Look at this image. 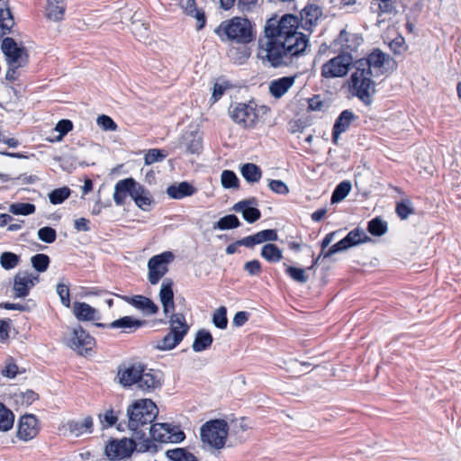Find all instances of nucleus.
Instances as JSON below:
<instances>
[{
    "instance_id": "nucleus-5",
    "label": "nucleus",
    "mask_w": 461,
    "mask_h": 461,
    "mask_svg": "<svg viewBox=\"0 0 461 461\" xmlns=\"http://www.w3.org/2000/svg\"><path fill=\"white\" fill-rule=\"evenodd\" d=\"M133 439L123 438L122 439H113L105 447V454L111 460H122L129 457L136 449L138 452H157V446L149 438Z\"/></svg>"
},
{
    "instance_id": "nucleus-42",
    "label": "nucleus",
    "mask_w": 461,
    "mask_h": 461,
    "mask_svg": "<svg viewBox=\"0 0 461 461\" xmlns=\"http://www.w3.org/2000/svg\"><path fill=\"white\" fill-rule=\"evenodd\" d=\"M240 225V221L238 217L234 214H229L221 217L217 222L213 224V230H230L238 228Z\"/></svg>"
},
{
    "instance_id": "nucleus-58",
    "label": "nucleus",
    "mask_w": 461,
    "mask_h": 461,
    "mask_svg": "<svg viewBox=\"0 0 461 461\" xmlns=\"http://www.w3.org/2000/svg\"><path fill=\"white\" fill-rule=\"evenodd\" d=\"M57 294H59L61 303L64 306L69 307L70 306V298H69V289L68 286L65 284H58L57 287Z\"/></svg>"
},
{
    "instance_id": "nucleus-2",
    "label": "nucleus",
    "mask_w": 461,
    "mask_h": 461,
    "mask_svg": "<svg viewBox=\"0 0 461 461\" xmlns=\"http://www.w3.org/2000/svg\"><path fill=\"white\" fill-rule=\"evenodd\" d=\"M388 62L389 56L387 54L380 50H375L366 58L360 59L354 63L355 71L350 77V88L354 95L365 104H371L375 93V84L372 79L373 69L382 73Z\"/></svg>"
},
{
    "instance_id": "nucleus-55",
    "label": "nucleus",
    "mask_w": 461,
    "mask_h": 461,
    "mask_svg": "<svg viewBox=\"0 0 461 461\" xmlns=\"http://www.w3.org/2000/svg\"><path fill=\"white\" fill-rule=\"evenodd\" d=\"M396 212L402 220H405L414 213V209L411 202H400L396 205Z\"/></svg>"
},
{
    "instance_id": "nucleus-1",
    "label": "nucleus",
    "mask_w": 461,
    "mask_h": 461,
    "mask_svg": "<svg viewBox=\"0 0 461 461\" xmlns=\"http://www.w3.org/2000/svg\"><path fill=\"white\" fill-rule=\"evenodd\" d=\"M299 18L293 14L269 18L264 27V36L258 41V57L270 67L288 66L294 58L303 55L309 40L299 32Z\"/></svg>"
},
{
    "instance_id": "nucleus-52",
    "label": "nucleus",
    "mask_w": 461,
    "mask_h": 461,
    "mask_svg": "<svg viewBox=\"0 0 461 461\" xmlns=\"http://www.w3.org/2000/svg\"><path fill=\"white\" fill-rule=\"evenodd\" d=\"M212 322L219 329H225L228 324L227 310L224 306L219 307L212 315Z\"/></svg>"
},
{
    "instance_id": "nucleus-59",
    "label": "nucleus",
    "mask_w": 461,
    "mask_h": 461,
    "mask_svg": "<svg viewBox=\"0 0 461 461\" xmlns=\"http://www.w3.org/2000/svg\"><path fill=\"white\" fill-rule=\"evenodd\" d=\"M270 190L278 194H287L289 188L282 180H270L268 183Z\"/></svg>"
},
{
    "instance_id": "nucleus-24",
    "label": "nucleus",
    "mask_w": 461,
    "mask_h": 461,
    "mask_svg": "<svg viewBox=\"0 0 461 461\" xmlns=\"http://www.w3.org/2000/svg\"><path fill=\"white\" fill-rule=\"evenodd\" d=\"M171 280H164L159 291V299L163 305V311L166 315L175 310L174 293Z\"/></svg>"
},
{
    "instance_id": "nucleus-38",
    "label": "nucleus",
    "mask_w": 461,
    "mask_h": 461,
    "mask_svg": "<svg viewBox=\"0 0 461 461\" xmlns=\"http://www.w3.org/2000/svg\"><path fill=\"white\" fill-rule=\"evenodd\" d=\"M181 341L179 336H174L168 332L162 339L153 341V347L156 349L167 351L175 348Z\"/></svg>"
},
{
    "instance_id": "nucleus-43",
    "label": "nucleus",
    "mask_w": 461,
    "mask_h": 461,
    "mask_svg": "<svg viewBox=\"0 0 461 461\" xmlns=\"http://www.w3.org/2000/svg\"><path fill=\"white\" fill-rule=\"evenodd\" d=\"M36 207L30 203H14L9 206V212L14 215H30L35 212Z\"/></svg>"
},
{
    "instance_id": "nucleus-60",
    "label": "nucleus",
    "mask_w": 461,
    "mask_h": 461,
    "mask_svg": "<svg viewBox=\"0 0 461 461\" xmlns=\"http://www.w3.org/2000/svg\"><path fill=\"white\" fill-rule=\"evenodd\" d=\"M99 419L104 427H112L117 421V416L113 410H108L104 414H100Z\"/></svg>"
},
{
    "instance_id": "nucleus-63",
    "label": "nucleus",
    "mask_w": 461,
    "mask_h": 461,
    "mask_svg": "<svg viewBox=\"0 0 461 461\" xmlns=\"http://www.w3.org/2000/svg\"><path fill=\"white\" fill-rule=\"evenodd\" d=\"M379 10L384 14H392L395 11V0H376Z\"/></svg>"
},
{
    "instance_id": "nucleus-64",
    "label": "nucleus",
    "mask_w": 461,
    "mask_h": 461,
    "mask_svg": "<svg viewBox=\"0 0 461 461\" xmlns=\"http://www.w3.org/2000/svg\"><path fill=\"white\" fill-rule=\"evenodd\" d=\"M18 373V366L13 363L9 362L5 365V368L2 370V375L8 378H14Z\"/></svg>"
},
{
    "instance_id": "nucleus-45",
    "label": "nucleus",
    "mask_w": 461,
    "mask_h": 461,
    "mask_svg": "<svg viewBox=\"0 0 461 461\" xmlns=\"http://www.w3.org/2000/svg\"><path fill=\"white\" fill-rule=\"evenodd\" d=\"M73 129V123L71 121L63 119L60 120L57 124L56 127L53 129L54 132H58L59 134L52 139H50V141H60L63 137L71 130Z\"/></svg>"
},
{
    "instance_id": "nucleus-9",
    "label": "nucleus",
    "mask_w": 461,
    "mask_h": 461,
    "mask_svg": "<svg viewBox=\"0 0 461 461\" xmlns=\"http://www.w3.org/2000/svg\"><path fill=\"white\" fill-rule=\"evenodd\" d=\"M149 439L154 445V442L159 443H179L185 438V433L178 426H173L168 423H155L149 428Z\"/></svg>"
},
{
    "instance_id": "nucleus-22",
    "label": "nucleus",
    "mask_w": 461,
    "mask_h": 461,
    "mask_svg": "<svg viewBox=\"0 0 461 461\" xmlns=\"http://www.w3.org/2000/svg\"><path fill=\"white\" fill-rule=\"evenodd\" d=\"M257 204L255 198L240 201L234 204L233 210L242 213L243 218L249 223L257 221L261 217L260 211L251 205Z\"/></svg>"
},
{
    "instance_id": "nucleus-51",
    "label": "nucleus",
    "mask_w": 461,
    "mask_h": 461,
    "mask_svg": "<svg viewBox=\"0 0 461 461\" xmlns=\"http://www.w3.org/2000/svg\"><path fill=\"white\" fill-rule=\"evenodd\" d=\"M34 269L38 272H45L50 265V258L45 254H37L31 258Z\"/></svg>"
},
{
    "instance_id": "nucleus-12",
    "label": "nucleus",
    "mask_w": 461,
    "mask_h": 461,
    "mask_svg": "<svg viewBox=\"0 0 461 461\" xmlns=\"http://www.w3.org/2000/svg\"><path fill=\"white\" fill-rule=\"evenodd\" d=\"M363 39L357 33H351L343 29L339 36L330 43V50L333 53L341 55H352L362 44Z\"/></svg>"
},
{
    "instance_id": "nucleus-61",
    "label": "nucleus",
    "mask_w": 461,
    "mask_h": 461,
    "mask_svg": "<svg viewBox=\"0 0 461 461\" xmlns=\"http://www.w3.org/2000/svg\"><path fill=\"white\" fill-rule=\"evenodd\" d=\"M258 0H237V8L241 13L251 12L257 5Z\"/></svg>"
},
{
    "instance_id": "nucleus-26",
    "label": "nucleus",
    "mask_w": 461,
    "mask_h": 461,
    "mask_svg": "<svg viewBox=\"0 0 461 461\" xmlns=\"http://www.w3.org/2000/svg\"><path fill=\"white\" fill-rule=\"evenodd\" d=\"M144 321H140L134 319L131 316H124L118 320L113 321L109 325H107L111 329H122L124 330H129L130 331H133L144 325ZM97 327H105L106 325L104 323H95Z\"/></svg>"
},
{
    "instance_id": "nucleus-40",
    "label": "nucleus",
    "mask_w": 461,
    "mask_h": 461,
    "mask_svg": "<svg viewBox=\"0 0 461 461\" xmlns=\"http://www.w3.org/2000/svg\"><path fill=\"white\" fill-rule=\"evenodd\" d=\"M14 422V413L0 402V431L10 430Z\"/></svg>"
},
{
    "instance_id": "nucleus-25",
    "label": "nucleus",
    "mask_w": 461,
    "mask_h": 461,
    "mask_svg": "<svg viewBox=\"0 0 461 461\" xmlns=\"http://www.w3.org/2000/svg\"><path fill=\"white\" fill-rule=\"evenodd\" d=\"M73 313L81 321L100 319L98 311L86 303L76 302L73 305Z\"/></svg>"
},
{
    "instance_id": "nucleus-46",
    "label": "nucleus",
    "mask_w": 461,
    "mask_h": 461,
    "mask_svg": "<svg viewBox=\"0 0 461 461\" xmlns=\"http://www.w3.org/2000/svg\"><path fill=\"white\" fill-rule=\"evenodd\" d=\"M70 194L71 190L68 187L64 186L51 191L49 194V199L52 204H59L68 199Z\"/></svg>"
},
{
    "instance_id": "nucleus-53",
    "label": "nucleus",
    "mask_w": 461,
    "mask_h": 461,
    "mask_svg": "<svg viewBox=\"0 0 461 461\" xmlns=\"http://www.w3.org/2000/svg\"><path fill=\"white\" fill-rule=\"evenodd\" d=\"M96 123L104 131H115L117 130V124L114 121L105 114L99 115Z\"/></svg>"
},
{
    "instance_id": "nucleus-13",
    "label": "nucleus",
    "mask_w": 461,
    "mask_h": 461,
    "mask_svg": "<svg viewBox=\"0 0 461 461\" xmlns=\"http://www.w3.org/2000/svg\"><path fill=\"white\" fill-rule=\"evenodd\" d=\"M353 65L352 55L338 54L321 67V76L325 78L343 77Z\"/></svg>"
},
{
    "instance_id": "nucleus-29",
    "label": "nucleus",
    "mask_w": 461,
    "mask_h": 461,
    "mask_svg": "<svg viewBox=\"0 0 461 461\" xmlns=\"http://www.w3.org/2000/svg\"><path fill=\"white\" fill-rule=\"evenodd\" d=\"M131 32L140 41H146L149 37V25L141 19V14L135 12L131 16Z\"/></svg>"
},
{
    "instance_id": "nucleus-15",
    "label": "nucleus",
    "mask_w": 461,
    "mask_h": 461,
    "mask_svg": "<svg viewBox=\"0 0 461 461\" xmlns=\"http://www.w3.org/2000/svg\"><path fill=\"white\" fill-rule=\"evenodd\" d=\"M38 282V276L27 271H19L14 277L13 297H26Z\"/></svg>"
},
{
    "instance_id": "nucleus-20",
    "label": "nucleus",
    "mask_w": 461,
    "mask_h": 461,
    "mask_svg": "<svg viewBox=\"0 0 461 461\" xmlns=\"http://www.w3.org/2000/svg\"><path fill=\"white\" fill-rule=\"evenodd\" d=\"M131 197L136 205L143 211H149L153 203V198L149 191L133 179Z\"/></svg>"
},
{
    "instance_id": "nucleus-39",
    "label": "nucleus",
    "mask_w": 461,
    "mask_h": 461,
    "mask_svg": "<svg viewBox=\"0 0 461 461\" xmlns=\"http://www.w3.org/2000/svg\"><path fill=\"white\" fill-rule=\"evenodd\" d=\"M260 255L269 263H276L283 258L282 249L273 243L264 245L261 249Z\"/></svg>"
},
{
    "instance_id": "nucleus-10",
    "label": "nucleus",
    "mask_w": 461,
    "mask_h": 461,
    "mask_svg": "<svg viewBox=\"0 0 461 461\" xmlns=\"http://www.w3.org/2000/svg\"><path fill=\"white\" fill-rule=\"evenodd\" d=\"M1 49L8 66L23 68L28 63V53L24 46L18 44L13 38L3 40Z\"/></svg>"
},
{
    "instance_id": "nucleus-36",
    "label": "nucleus",
    "mask_w": 461,
    "mask_h": 461,
    "mask_svg": "<svg viewBox=\"0 0 461 461\" xmlns=\"http://www.w3.org/2000/svg\"><path fill=\"white\" fill-rule=\"evenodd\" d=\"M212 336L206 330H199L192 345V348L194 352H201L209 348L212 343Z\"/></svg>"
},
{
    "instance_id": "nucleus-34",
    "label": "nucleus",
    "mask_w": 461,
    "mask_h": 461,
    "mask_svg": "<svg viewBox=\"0 0 461 461\" xmlns=\"http://www.w3.org/2000/svg\"><path fill=\"white\" fill-rule=\"evenodd\" d=\"M180 7L186 13L197 20V29L201 30L205 24V16L203 12L198 10L194 0H179Z\"/></svg>"
},
{
    "instance_id": "nucleus-54",
    "label": "nucleus",
    "mask_w": 461,
    "mask_h": 461,
    "mask_svg": "<svg viewBox=\"0 0 461 461\" xmlns=\"http://www.w3.org/2000/svg\"><path fill=\"white\" fill-rule=\"evenodd\" d=\"M38 238L46 243H53L56 240V230L51 227H42L38 230Z\"/></svg>"
},
{
    "instance_id": "nucleus-19",
    "label": "nucleus",
    "mask_w": 461,
    "mask_h": 461,
    "mask_svg": "<svg viewBox=\"0 0 461 461\" xmlns=\"http://www.w3.org/2000/svg\"><path fill=\"white\" fill-rule=\"evenodd\" d=\"M297 76L283 77L269 82V94L276 99L283 97L294 85Z\"/></svg>"
},
{
    "instance_id": "nucleus-32",
    "label": "nucleus",
    "mask_w": 461,
    "mask_h": 461,
    "mask_svg": "<svg viewBox=\"0 0 461 461\" xmlns=\"http://www.w3.org/2000/svg\"><path fill=\"white\" fill-rule=\"evenodd\" d=\"M169 333L179 336L183 340L189 330L185 317L182 313H173L169 320Z\"/></svg>"
},
{
    "instance_id": "nucleus-49",
    "label": "nucleus",
    "mask_w": 461,
    "mask_h": 461,
    "mask_svg": "<svg viewBox=\"0 0 461 461\" xmlns=\"http://www.w3.org/2000/svg\"><path fill=\"white\" fill-rule=\"evenodd\" d=\"M367 230L374 236H382L387 231V223L380 218H375L368 222Z\"/></svg>"
},
{
    "instance_id": "nucleus-4",
    "label": "nucleus",
    "mask_w": 461,
    "mask_h": 461,
    "mask_svg": "<svg viewBox=\"0 0 461 461\" xmlns=\"http://www.w3.org/2000/svg\"><path fill=\"white\" fill-rule=\"evenodd\" d=\"M158 409L149 399H140L127 408L128 427L136 439L146 438V429L158 416Z\"/></svg>"
},
{
    "instance_id": "nucleus-27",
    "label": "nucleus",
    "mask_w": 461,
    "mask_h": 461,
    "mask_svg": "<svg viewBox=\"0 0 461 461\" xmlns=\"http://www.w3.org/2000/svg\"><path fill=\"white\" fill-rule=\"evenodd\" d=\"M322 12L320 7L316 5H307L301 12V25L305 30L317 24L319 18L321 16Z\"/></svg>"
},
{
    "instance_id": "nucleus-23",
    "label": "nucleus",
    "mask_w": 461,
    "mask_h": 461,
    "mask_svg": "<svg viewBox=\"0 0 461 461\" xmlns=\"http://www.w3.org/2000/svg\"><path fill=\"white\" fill-rule=\"evenodd\" d=\"M356 115L349 110H344L335 121L332 130V142L338 144L339 136L345 132L356 119Z\"/></svg>"
},
{
    "instance_id": "nucleus-57",
    "label": "nucleus",
    "mask_w": 461,
    "mask_h": 461,
    "mask_svg": "<svg viewBox=\"0 0 461 461\" xmlns=\"http://www.w3.org/2000/svg\"><path fill=\"white\" fill-rule=\"evenodd\" d=\"M166 154L162 150L158 149H149L145 155V164L151 165L153 163L162 161L166 158Z\"/></svg>"
},
{
    "instance_id": "nucleus-47",
    "label": "nucleus",
    "mask_w": 461,
    "mask_h": 461,
    "mask_svg": "<svg viewBox=\"0 0 461 461\" xmlns=\"http://www.w3.org/2000/svg\"><path fill=\"white\" fill-rule=\"evenodd\" d=\"M20 257L12 252H3L0 256V264L4 269L10 270L18 266Z\"/></svg>"
},
{
    "instance_id": "nucleus-17",
    "label": "nucleus",
    "mask_w": 461,
    "mask_h": 461,
    "mask_svg": "<svg viewBox=\"0 0 461 461\" xmlns=\"http://www.w3.org/2000/svg\"><path fill=\"white\" fill-rule=\"evenodd\" d=\"M94 345V338L81 327L74 329L72 338L68 342V346L73 350H76L79 355H83L91 350Z\"/></svg>"
},
{
    "instance_id": "nucleus-6",
    "label": "nucleus",
    "mask_w": 461,
    "mask_h": 461,
    "mask_svg": "<svg viewBox=\"0 0 461 461\" xmlns=\"http://www.w3.org/2000/svg\"><path fill=\"white\" fill-rule=\"evenodd\" d=\"M215 32L220 37L226 36L237 43L246 44L254 39L251 23L247 18L234 17L222 22Z\"/></svg>"
},
{
    "instance_id": "nucleus-62",
    "label": "nucleus",
    "mask_w": 461,
    "mask_h": 461,
    "mask_svg": "<svg viewBox=\"0 0 461 461\" xmlns=\"http://www.w3.org/2000/svg\"><path fill=\"white\" fill-rule=\"evenodd\" d=\"M244 269L250 275V276H258L261 272V264L258 260L254 259L251 261H248L244 265Z\"/></svg>"
},
{
    "instance_id": "nucleus-56",
    "label": "nucleus",
    "mask_w": 461,
    "mask_h": 461,
    "mask_svg": "<svg viewBox=\"0 0 461 461\" xmlns=\"http://www.w3.org/2000/svg\"><path fill=\"white\" fill-rule=\"evenodd\" d=\"M256 242L260 244L265 241H276L277 240V234L275 230H264L254 234Z\"/></svg>"
},
{
    "instance_id": "nucleus-41",
    "label": "nucleus",
    "mask_w": 461,
    "mask_h": 461,
    "mask_svg": "<svg viewBox=\"0 0 461 461\" xmlns=\"http://www.w3.org/2000/svg\"><path fill=\"white\" fill-rule=\"evenodd\" d=\"M167 456L172 461H198L197 458L185 448H174L166 452Z\"/></svg>"
},
{
    "instance_id": "nucleus-8",
    "label": "nucleus",
    "mask_w": 461,
    "mask_h": 461,
    "mask_svg": "<svg viewBox=\"0 0 461 461\" xmlns=\"http://www.w3.org/2000/svg\"><path fill=\"white\" fill-rule=\"evenodd\" d=\"M228 423L224 420H213L201 427V439L209 447L221 449L228 436Z\"/></svg>"
},
{
    "instance_id": "nucleus-7",
    "label": "nucleus",
    "mask_w": 461,
    "mask_h": 461,
    "mask_svg": "<svg viewBox=\"0 0 461 461\" xmlns=\"http://www.w3.org/2000/svg\"><path fill=\"white\" fill-rule=\"evenodd\" d=\"M268 112L267 106H258L254 103H240L229 110L231 119L244 128H254Z\"/></svg>"
},
{
    "instance_id": "nucleus-28",
    "label": "nucleus",
    "mask_w": 461,
    "mask_h": 461,
    "mask_svg": "<svg viewBox=\"0 0 461 461\" xmlns=\"http://www.w3.org/2000/svg\"><path fill=\"white\" fill-rule=\"evenodd\" d=\"M93 425L94 422L91 416H86L82 420H72L67 423L68 431L76 437H79L85 433H92Z\"/></svg>"
},
{
    "instance_id": "nucleus-31",
    "label": "nucleus",
    "mask_w": 461,
    "mask_h": 461,
    "mask_svg": "<svg viewBox=\"0 0 461 461\" xmlns=\"http://www.w3.org/2000/svg\"><path fill=\"white\" fill-rule=\"evenodd\" d=\"M196 193V188L188 182H181L178 185H171L167 188V194L172 198L180 200L191 196Z\"/></svg>"
},
{
    "instance_id": "nucleus-50",
    "label": "nucleus",
    "mask_w": 461,
    "mask_h": 461,
    "mask_svg": "<svg viewBox=\"0 0 461 461\" xmlns=\"http://www.w3.org/2000/svg\"><path fill=\"white\" fill-rule=\"evenodd\" d=\"M221 182L224 188H238L240 180L231 170H223L221 176Z\"/></svg>"
},
{
    "instance_id": "nucleus-3",
    "label": "nucleus",
    "mask_w": 461,
    "mask_h": 461,
    "mask_svg": "<svg viewBox=\"0 0 461 461\" xmlns=\"http://www.w3.org/2000/svg\"><path fill=\"white\" fill-rule=\"evenodd\" d=\"M117 377L123 387L136 385L138 389L145 393L160 389L163 382V375L160 371L147 368L142 364H133L120 368Z\"/></svg>"
},
{
    "instance_id": "nucleus-16",
    "label": "nucleus",
    "mask_w": 461,
    "mask_h": 461,
    "mask_svg": "<svg viewBox=\"0 0 461 461\" xmlns=\"http://www.w3.org/2000/svg\"><path fill=\"white\" fill-rule=\"evenodd\" d=\"M175 148L186 154H199L203 149L201 132L197 130L185 131Z\"/></svg>"
},
{
    "instance_id": "nucleus-35",
    "label": "nucleus",
    "mask_w": 461,
    "mask_h": 461,
    "mask_svg": "<svg viewBox=\"0 0 461 461\" xmlns=\"http://www.w3.org/2000/svg\"><path fill=\"white\" fill-rule=\"evenodd\" d=\"M14 25L11 10L5 4L0 5V38L9 33Z\"/></svg>"
},
{
    "instance_id": "nucleus-48",
    "label": "nucleus",
    "mask_w": 461,
    "mask_h": 461,
    "mask_svg": "<svg viewBox=\"0 0 461 461\" xmlns=\"http://www.w3.org/2000/svg\"><path fill=\"white\" fill-rule=\"evenodd\" d=\"M286 274L295 282L305 284L308 281V276L305 274V269L284 264Z\"/></svg>"
},
{
    "instance_id": "nucleus-11",
    "label": "nucleus",
    "mask_w": 461,
    "mask_h": 461,
    "mask_svg": "<svg viewBox=\"0 0 461 461\" xmlns=\"http://www.w3.org/2000/svg\"><path fill=\"white\" fill-rule=\"evenodd\" d=\"M175 259L171 251H165L151 257L148 261V279L151 285H157L167 273L168 265Z\"/></svg>"
},
{
    "instance_id": "nucleus-33",
    "label": "nucleus",
    "mask_w": 461,
    "mask_h": 461,
    "mask_svg": "<svg viewBox=\"0 0 461 461\" xmlns=\"http://www.w3.org/2000/svg\"><path fill=\"white\" fill-rule=\"evenodd\" d=\"M133 178H126L116 183L113 193V200L117 205L124 203L127 194L131 195Z\"/></svg>"
},
{
    "instance_id": "nucleus-30",
    "label": "nucleus",
    "mask_w": 461,
    "mask_h": 461,
    "mask_svg": "<svg viewBox=\"0 0 461 461\" xmlns=\"http://www.w3.org/2000/svg\"><path fill=\"white\" fill-rule=\"evenodd\" d=\"M66 7V0H48L45 15L51 21H61L64 17Z\"/></svg>"
},
{
    "instance_id": "nucleus-14",
    "label": "nucleus",
    "mask_w": 461,
    "mask_h": 461,
    "mask_svg": "<svg viewBox=\"0 0 461 461\" xmlns=\"http://www.w3.org/2000/svg\"><path fill=\"white\" fill-rule=\"evenodd\" d=\"M370 240L371 239L363 230L356 228L350 230L344 239L332 245L324 254V258H330L338 252L345 251L353 246Z\"/></svg>"
},
{
    "instance_id": "nucleus-37",
    "label": "nucleus",
    "mask_w": 461,
    "mask_h": 461,
    "mask_svg": "<svg viewBox=\"0 0 461 461\" xmlns=\"http://www.w3.org/2000/svg\"><path fill=\"white\" fill-rule=\"evenodd\" d=\"M241 176L249 184L258 183L262 176V170L253 163H246L240 167Z\"/></svg>"
},
{
    "instance_id": "nucleus-21",
    "label": "nucleus",
    "mask_w": 461,
    "mask_h": 461,
    "mask_svg": "<svg viewBox=\"0 0 461 461\" xmlns=\"http://www.w3.org/2000/svg\"><path fill=\"white\" fill-rule=\"evenodd\" d=\"M117 297L122 299L128 303L131 304L138 310H140L145 314L152 315L156 314L158 311V307L148 297L143 295L126 296L115 294Z\"/></svg>"
},
{
    "instance_id": "nucleus-18",
    "label": "nucleus",
    "mask_w": 461,
    "mask_h": 461,
    "mask_svg": "<svg viewBox=\"0 0 461 461\" xmlns=\"http://www.w3.org/2000/svg\"><path fill=\"white\" fill-rule=\"evenodd\" d=\"M38 434V420L32 414L21 417L18 423L17 435L19 438L28 441Z\"/></svg>"
},
{
    "instance_id": "nucleus-44",
    "label": "nucleus",
    "mask_w": 461,
    "mask_h": 461,
    "mask_svg": "<svg viewBox=\"0 0 461 461\" xmlns=\"http://www.w3.org/2000/svg\"><path fill=\"white\" fill-rule=\"evenodd\" d=\"M351 183L349 181H342L339 183L331 195V203H336L342 201L350 192Z\"/></svg>"
}]
</instances>
